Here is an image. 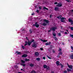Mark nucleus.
I'll use <instances>...</instances> for the list:
<instances>
[{"instance_id":"nucleus-1","label":"nucleus","mask_w":73,"mask_h":73,"mask_svg":"<svg viewBox=\"0 0 73 73\" xmlns=\"http://www.w3.org/2000/svg\"><path fill=\"white\" fill-rule=\"evenodd\" d=\"M57 29V27H51L50 29V30L48 31V32H51V31H53L54 32L56 29Z\"/></svg>"},{"instance_id":"nucleus-2","label":"nucleus","mask_w":73,"mask_h":73,"mask_svg":"<svg viewBox=\"0 0 73 73\" xmlns=\"http://www.w3.org/2000/svg\"><path fill=\"white\" fill-rule=\"evenodd\" d=\"M68 20L69 23H70L71 25H73V20L70 18H69Z\"/></svg>"},{"instance_id":"nucleus-3","label":"nucleus","mask_w":73,"mask_h":73,"mask_svg":"<svg viewBox=\"0 0 73 73\" xmlns=\"http://www.w3.org/2000/svg\"><path fill=\"white\" fill-rule=\"evenodd\" d=\"M62 4L61 3V2H60L59 3H58L57 4V5H56V7H62Z\"/></svg>"},{"instance_id":"nucleus-4","label":"nucleus","mask_w":73,"mask_h":73,"mask_svg":"<svg viewBox=\"0 0 73 73\" xmlns=\"http://www.w3.org/2000/svg\"><path fill=\"white\" fill-rule=\"evenodd\" d=\"M67 66L69 69H73V66L72 65H69L68 64H67Z\"/></svg>"},{"instance_id":"nucleus-5","label":"nucleus","mask_w":73,"mask_h":73,"mask_svg":"<svg viewBox=\"0 0 73 73\" xmlns=\"http://www.w3.org/2000/svg\"><path fill=\"white\" fill-rule=\"evenodd\" d=\"M66 20V18L64 17H62L61 18V19H60V21L61 22H63L65 21L64 20Z\"/></svg>"},{"instance_id":"nucleus-6","label":"nucleus","mask_w":73,"mask_h":73,"mask_svg":"<svg viewBox=\"0 0 73 73\" xmlns=\"http://www.w3.org/2000/svg\"><path fill=\"white\" fill-rule=\"evenodd\" d=\"M32 47L36 48H37V44L36 43H34L33 44L32 46Z\"/></svg>"},{"instance_id":"nucleus-7","label":"nucleus","mask_w":73,"mask_h":73,"mask_svg":"<svg viewBox=\"0 0 73 73\" xmlns=\"http://www.w3.org/2000/svg\"><path fill=\"white\" fill-rule=\"evenodd\" d=\"M35 56L37 57L39 56V53L38 52H35Z\"/></svg>"},{"instance_id":"nucleus-8","label":"nucleus","mask_w":73,"mask_h":73,"mask_svg":"<svg viewBox=\"0 0 73 73\" xmlns=\"http://www.w3.org/2000/svg\"><path fill=\"white\" fill-rule=\"evenodd\" d=\"M54 9L55 11H58L59 9V8H58V7H55L54 8Z\"/></svg>"},{"instance_id":"nucleus-9","label":"nucleus","mask_w":73,"mask_h":73,"mask_svg":"<svg viewBox=\"0 0 73 73\" xmlns=\"http://www.w3.org/2000/svg\"><path fill=\"white\" fill-rule=\"evenodd\" d=\"M22 57H28V55H27V54H23L22 56Z\"/></svg>"},{"instance_id":"nucleus-10","label":"nucleus","mask_w":73,"mask_h":73,"mask_svg":"<svg viewBox=\"0 0 73 73\" xmlns=\"http://www.w3.org/2000/svg\"><path fill=\"white\" fill-rule=\"evenodd\" d=\"M57 18H58L59 20H60V19H61V18H62V16L61 15H60L58 17H56Z\"/></svg>"},{"instance_id":"nucleus-11","label":"nucleus","mask_w":73,"mask_h":73,"mask_svg":"<svg viewBox=\"0 0 73 73\" xmlns=\"http://www.w3.org/2000/svg\"><path fill=\"white\" fill-rule=\"evenodd\" d=\"M44 22H45L46 23H49V21L48 20H46V19H44Z\"/></svg>"},{"instance_id":"nucleus-12","label":"nucleus","mask_w":73,"mask_h":73,"mask_svg":"<svg viewBox=\"0 0 73 73\" xmlns=\"http://www.w3.org/2000/svg\"><path fill=\"white\" fill-rule=\"evenodd\" d=\"M70 58H71V59L73 60V53H72L71 54L70 56Z\"/></svg>"},{"instance_id":"nucleus-13","label":"nucleus","mask_w":73,"mask_h":73,"mask_svg":"<svg viewBox=\"0 0 73 73\" xmlns=\"http://www.w3.org/2000/svg\"><path fill=\"white\" fill-rule=\"evenodd\" d=\"M51 44V42H47L45 44L46 45H49Z\"/></svg>"},{"instance_id":"nucleus-14","label":"nucleus","mask_w":73,"mask_h":73,"mask_svg":"<svg viewBox=\"0 0 73 73\" xmlns=\"http://www.w3.org/2000/svg\"><path fill=\"white\" fill-rule=\"evenodd\" d=\"M39 26H40L39 24H37V22H36V24H35V27L36 28H38Z\"/></svg>"},{"instance_id":"nucleus-15","label":"nucleus","mask_w":73,"mask_h":73,"mask_svg":"<svg viewBox=\"0 0 73 73\" xmlns=\"http://www.w3.org/2000/svg\"><path fill=\"white\" fill-rule=\"evenodd\" d=\"M56 64L57 66L58 65H60V62L59 61H57L56 62Z\"/></svg>"},{"instance_id":"nucleus-16","label":"nucleus","mask_w":73,"mask_h":73,"mask_svg":"<svg viewBox=\"0 0 73 73\" xmlns=\"http://www.w3.org/2000/svg\"><path fill=\"white\" fill-rule=\"evenodd\" d=\"M15 53H17V54H21V52L16 51L15 52Z\"/></svg>"},{"instance_id":"nucleus-17","label":"nucleus","mask_w":73,"mask_h":73,"mask_svg":"<svg viewBox=\"0 0 73 73\" xmlns=\"http://www.w3.org/2000/svg\"><path fill=\"white\" fill-rule=\"evenodd\" d=\"M47 25V24L45 23V22H44L42 24V25H43V26H45Z\"/></svg>"},{"instance_id":"nucleus-18","label":"nucleus","mask_w":73,"mask_h":73,"mask_svg":"<svg viewBox=\"0 0 73 73\" xmlns=\"http://www.w3.org/2000/svg\"><path fill=\"white\" fill-rule=\"evenodd\" d=\"M41 41H42L43 42H47L48 41V40H43L42 39H41Z\"/></svg>"},{"instance_id":"nucleus-19","label":"nucleus","mask_w":73,"mask_h":73,"mask_svg":"<svg viewBox=\"0 0 73 73\" xmlns=\"http://www.w3.org/2000/svg\"><path fill=\"white\" fill-rule=\"evenodd\" d=\"M29 66H31V67H33L34 66V64H33L32 63H31L29 65Z\"/></svg>"},{"instance_id":"nucleus-20","label":"nucleus","mask_w":73,"mask_h":73,"mask_svg":"<svg viewBox=\"0 0 73 73\" xmlns=\"http://www.w3.org/2000/svg\"><path fill=\"white\" fill-rule=\"evenodd\" d=\"M36 60L38 61H40V58H36Z\"/></svg>"},{"instance_id":"nucleus-21","label":"nucleus","mask_w":73,"mask_h":73,"mask_svg":"<svg viewBox=\"0 0 73 73\" xmlns=\"http://www.w3.org/2000/svg\"><path fill=\"white\" fill-rule=\"evenodd\" d=\"M27 43H28V45L29 46H31V44H32V43L31 42H27Z\"/></svg>"},{"instance_id":"nucleus-22","label":"nucleus","mask_w":73,"mask_h":73,"mask_svg":"<svg viewBox=\"0 0 73 73\" xmlns=\"http://www.w3.org/2000/svg\"><path fill=\"white\" fill-rule=\"evenodd\" d=\"M46 68V69L47 70H49V69H50V68H49V66H47Z\"/></svg>"},{"instance_id":"nucleus-23","label":"nucleus","mask_w":73,"mask_h":73,"mask_svg":"<svg viewBox=\"0 0 73 73\" xmlns=\"http://www.w3.org/2000/svg\"><path fill=\"white\" fill-rule=\"evenodd\" d=\"M46 67H47V65H46V64L43 65V68L44 69H45V68H46Z\"/></svg>"},{"instance_id":"nucleus-24","label":"nucleus","mask_w":73,"mask_h":73,"mask_svg":"<svg viewBox=\"0 0 73 73\" xmlns=\"http://www.w3.org/2000/svg\"><path fill=\"white\" fill-rule=\"evenodd\" d=\"M21 65L22 66H24V67L26 66V65L24 64H21Z\"/></svg>"},{"instance_id":"nucleus-25","label":"nucleus","mask_w":73,"mask_h":73,"mask_svg":"<svg viewBox=\"0 0 73 73\" xmlns=\"http://www.w3.org/2000/svg\"><path fill=\"white\" fill-rule=\"evenodd\" d=\"M54 38L56 41H57V40H58V38L56 37L55 36L53 37Z\"/></svg>"},{"instance_id":"nucleus-26","label":"nucleus","mask_w":73,"mask_h":73,"mask_svg":"<svg viewBox=\"0 0 73 73\" xmlns=\"http://www.w3.org/2000/svg\"><path fill=\"white\" fill-rule=\"evenodd\" d=\"M27 44H28V42H27V41H26L25 42V44L24 45V46H25L26 45H27Z\"/></svg>"},{"instance_id":"nucleus-27","label":"nucleus","mask_w":73,"mask_h":73,"mask_svg":"<svg viewBox=\"0 0 73 73\" xmlns=\"http://www.w3.org/2000/svg\"><path fill=\"white\" fill-rule=\"evenodd\" d=\"M67 69L68 72H70V71H72V70H71V69H69L68 68H67Z\"/></svg>"},{"instance_id":"nucleus-28","label":"nucleus","mask_w":73,"mask_h":73,"mask_svg":"<svg viewBox=\"0 0 73 73\" xmlns=\"http://www.w3.org/2000/svg\"><path fill=\"white\" fill-rule=\"evenodd\" d=\"M21 62L23 64H25V61H24V60H21Z\"/></svg>"},{"instance_id":"nucleus-29","label":"nucleus","mask_w":73,"mask_h":73,"mask_svg":"<svg viewBox=\"0 0 73 73\" xmlns=\"http://www.w3.org/2000/svg\"><path fill=\"white\" fill-rule=\"evenodd\" d=\"M35 41V39H32V40L30 41L31 42V43H32L33 42Z\"/></svg>"},{"instance_id":"nucleus-30","label":"nucleus","mask_w":73,"mask_h":73,"mask_svg":"<svg viewBox=\"0 0 73 73\" xmlns=\"http://www.w3.org/2000/svg\"><path fill=\"white\" fill-rule=\"evenodd\" d=\"M29 32L30 33H33V31H32V29H30L29 30Z\"/></svg>"},{"instance_id":"nucleus-31","label":"nucleus","mask_w":73,"mask_h":73,"mask_svg":"<svg viewBox=\"0 0 73 73\" xmlns=\"http://www.w3.org/2000/svg\"><path fill=\"white\" fill-rule=\"evenodd\" d=\"M25 61H30V59H27V58H26L25 59Z\"/></svg>"},{"instance_id":"nucleus-32","label":"nucleus","mask_w":73,"mask_h":73,"mask_svg":"<svg viewBox=\"0 0 73 73\" xmlns=\"http://www.w3.org/2000/svg\"><path fill=\"white\" fill-rule=\"evenodd\" d=\"M31 73H36V71H35L33 70L31 71Z\"/></svg>"},{"instance_id":"nucleus-33","label":"nucleus","mask_w":73,"mask_h":73,"mask_svg":"<svg viewBox=\"0 0 73 73\" xmlns=\"http://www.w3.org/2000/svg\"><path fill=\"white\" fill-rule=\"evenodd\" d=\"M43 9H46V10H48V9L46 8V7H43Z\"/></svg>"},{"instance_id":"nucleus-34","label":"nucleus","mask_w":73,"mask_h":73,"mask_svg":"<svg viewBox=\"0 0 73 73\" xmlns=\"http://www.w3.org/2000/svg\"><path fill=\"white\" fill-rule=\"evenodd\" d=\"M52 35L54 36H56V34L55 33H53Z\"/></svg>"},{"instance_id":"nucleus-35","label":"nucleus","mask_w":73,"mask_h":73,"mask_svg":"<svg viewBox=\"0 0 73 73\" xmlns=\"http://www.w3.org/2000/svg\"><path fill=\"white\" fill-rule=\"evenodd\" d=\"M66 1H67L68 3H69V2H71V1L70 0H65Z\"/></svg>"},{"instance_id":"nucleus-36","label":"nucleus","mask_w":73,"mask_h":73,"mask_svg":"<svg viewBox=\"0 0 73 73\" xmlns=\"http://www.w3.org/2000/svg\"><path fill=\"white\" fill-rule=\"evenodd\" d=\"M59 54H60L61 55H62V52H60L59 53Z\"/></svg>"},{"instance_id":"nucleus-37","label":"nucleus","mask_w":73,"mask_h":73,"mask_svg":"<svg viewBox=\"0 0 73 73\" xmlns=\"http://www.w3.org/2000/svg\"><path fill=\"white\" fill-rule=\"evenodd\" d=\"M59 52H61L62 51V50L61 49V48H60L58 50Z\"/></svg>"},{"instance_id":"nucleus-38","label":"nucleus","mask_w":73,"mask_h":73,"mask_svg":"<svg viewBox=\"0 0 73 73\" xmlns=\"http://www.w3.org/2000/svg\"><path fill=\"white\" fill-rule=\"evenodd\" d=\"M47 57H48V58H49V59H51V58H50V57L49 56H47Z\"/></svg>"},{"instance_id":"nucleus-39","label":"nucleus","mask_w":73,"mask_h":73,"mask_svg":"<svg viewBox=\"0 0 73 73\" xmlns=\"http://www.w3.org/2000/svg\"><path fill=\"white\" fill-rule=\"evenodd\" d=\"M70 29L71 31H73V27H71Z\"/></svg>"},{"instance_id":"nucleus-40","label":"nucleus","mask_w":73,"mask_h":73,"mask_svg":"<svg viewBox=\"0 0 73 73\" xmlns=\"http://www.w3.org/2000/svg\"><path fill=\"white\" fill-rule=\"evenodd\" d=\"M70 37H71L72 38H73V35H70Z\"/></svg>"},{"instance_id":"nucleus-41","label":"nucleus","mask_w":73,"mask_h":73,"mask_svg":"<svg viewBox=\"0 0 73 73\" xmlns=\"http://www.w3.org/2000/svg\"><path fill=\"white\" fill-rule=\"evenodd\" d=\"M22 48H23V49H25V47H24V46H22Z\"/></svg>"},{"instance_id":"nucleus-42","label":"nucleus","mask_w":73,"mask_h":73,"mask_svg":"<svg viewBox=\"0 0 73 73\" xmlns=\"http://www.w3.org/2000/svg\"><path fill=\"white\" fill-rule=\"evenodd\" d=\"M37 24V22H35V24H33V26H35V27L36 26V25Z\"/></svg>"},{"instance_id":"nucleus-43","label":"nucleus","mask_w":73,"mask_h":73,"mask_svg":"<svg viewBox=\"0 0 73 73\" xmlns=\"http://www.w3.org/2000/svg\"><path fill=\"white\" fill-rule=\"evenodd\" d=\"M50 49L53 48V46L52 45H50Z\"/></svg>"},{"instance_id":"nucleus-44","label":"nucleus","mask_w":73,"mask_h":73,"mask_svg":"<svg viewBox=\"0 0 73 73\" xmlns=\"http://www.w3.org/2000/svg\"><path fill=\"white\" fill-rule=\"evenodd\" d=\"M61 67L62 68H64V65L62 64V65H61Z\"/></svg>"},{"instance_id":"nucleus-45","label":"nucleus","mask_w":73,"mask_h":73,"mask_svg":"<svg viewBox=\"0 0 73 73\" xmlns=\"http://www.w3.org/2000/svg\"><path fill=\"white\" fill-rule=\"evenodd\" d=\"M64 73H67V71H66V70H65L64 71Z\"/></svg>"},{"instance_id":"nucleus-46","label":"nucleus","mask_w":73,"mask_h":73,"mask_svg":"<svg viewBox=\"0 0 73 73\" xmlns=\"http://www.w3.org/2000/svg\"><path fill=\"white\" fill-rule=\"evenodd\" d=\"M40 50H43V48H40Z\"/></svg>"},{"instance_id":"nucleus-47","label":"nucleus","mask_w":73,"mask_h":73,"mask_svg":"<svg viewBox=\"0 0 73 73\" xmlns=\"http://www.w3.org/2000/svg\"><path fill=\"white\" fill-rule=\"evenodd\" d=\"M52 50V52L53 53H55V51H54V50Z\"/></svg>"},{"instance_id":"nucleus-48","label":"nucleus","mask_w":73,"mask_h":73,"mask_svg":"<svg viewBox=\"0 0 73 73\" xmlns=\"http://www.w3.org/2000/svg\"><path fill=\"white\" fill-rule=\"evenodd\" d=\"M58 36H61V33H58Z\"/></svg>"},{"instance_id":"nucleus-49","label":"nucleus","mask_w":73,"mask_h":73,"mask_svg":"<svg viewBox=\"0 0 73 73\" xmlns=\"http://www.w3.org/2000/svg\"><path fill=\"white\" fill-rule=\"evenodd\" d=\"M36 12H37V13H39V11L38 10H37L36 11Z\"/></svg>"},{"instance_id":"nucleus-50","label":"nucleus","mask_w":73,"mask_h":73,"mask_svg":"<svg viewBox=\"0 0 73 73\" xmlns=\"http://www.w3.org/2000/svg\"><path fill=\"white\" fill-rule=\"evenodd\" d=\"M54 4H55V5L57 4V2H55L54 3Z\"/></svg>"},{"instance_id":"nucleus-51","label":"nucleus","mask_w":73,"mask_h":73,"mask_svg":"<svg viewBox=\"0 0 73 73\" xmlns=\"http://www.w3.org/2000/svg\"><path fill=\"white\" fill-rule=\"evenodd\" d=\"M43 60H45V57H43Z\"/></svg>"},{"instance_id":"nucleus-52","label":"nucleus","mask_w":73,"mask_h":73,"mask_svg":"<svg viewBox=\"0 0 73 73\" xmlns=\"http://www.w3.org/2000/svg\"><path fill=\"white\" fill-rule=\"evenodd\" d=\"M39 9H40V10L42 9V8H41V7H39Z\"/></svg>"},{"instance_id":"nucleus-53","label":"nucleus","mask_w":73,"mask_h":73,"mask_svg":"<svg viewBox=\"0 0 73 73\" xmlns=\"http://www.w3.org/2000/svg\"><path fill=\"white\" fill-rule=\"evenodd\" d=\"M57 57H58L59 58H60V55H58L57 56Z\"/></svg>"},{"instance_id":"nucleus-54","label":"nucleus","mask_w":73,"mask_h":73,"mask_svg":"<svg viewBox=\"0 0 73 73\" xmlns=\"http://www.w3.org/2000/svg\"><path fill=\"white\" fill-rule=\"evenodd\" d=\"M26 39L27 40H29V39H28V37H26Z\"/></svg>"},{"instance_id":"nucleus-55","label":"nucleus","mask_w":73,"mask_h":73,"mask_svg":"<svg viewBox=\"0 0 73 73\" xmlns=\"http://www.w3.org/2000/svg\"><path fill=\"white\" fill-rule=\"evenodd\" d=\"M65 35H66L67 34H68V33H67V32H65Z\"/></svg>"},{"instance_id":"nucleus-56","label":"nucleus","mask_w":73,"mask_h":73,"mask_svg":"<svg viewBox=\"0 0 73 73\" xmlns=\"http://www.w3.org/2000/svg\"><path fill=\"white\" fill-rule=\"evenodd\" d=\"M35 15V13H33L31 14V15H32V16H33V15Z\"/></svg>"},{"instance_id":"nucleus-57","label":"nucleus","mask_w":73,"mask_h":73,"mask_svg":"<svg viewBox=\"0 0 73 73\" xmlns=\"http://www.w3.org/2000/svg\"><path fill=\"white\" fill-rule=\"evenodd\" d=\"M51 73H54V71H51Z\"/></svg>"},{"instance_id":"nucleus-58","label":"nucleus","mask_w":73,"mask_h":73,"mask_svg":"<svg viewBox=\"0 0 73 73\" xmlns=\"http://www.w3.org/2000/svg\"><path fill=\"white\" fill-rule=\"evenodd\" d=\"M50 18H52V15H50Z\"/></svg>"},{"instance_id":"nucleus-59","label":"nucleus","mask_w":73,"mask_h":73,"mask_svg":"<svg viewBox=\"0 0 73 73\" xmlns=\"http://www.w3.org/2000/svg\"><path fill=\"white\" fill-rule=\"evenodd\" d=\"M28 40V42H30V41H29V40Z\"/></svg>"},{"instance_id":"nucleus-60","label":"nucleus","mask_w":73,"mask_h":73,"mask_svg":"<svg viewBox=\"0 0 73 73\" xmlns=\"http://www.w3.org/2000/svg\"><path fill=\"white\" fill-rule=\"evenodd\" d=\"M62 64H61V63H60V64H59V65H62Z\"/></svg>"},{"instance_id":"nucleus-61","label":"nucleus","mask_w":73,"mask_h":73,"mask_svg":"<svg viewBox=\"0 0 73 73\" xmlns=\"http://www.w3.org/2000/svg\"><path fill=\"white\" fill-rule=\"evenodd\" d=\"M66 31H67V32H68V30H66Z\"/></svg>"},{"instance_id":"nucleus-62","label":"nucleus","mask_w":73,"mask_h":73,"mask_svg":"<svg viewBox=\"0 0 73 73\" xmlns=\"http://www.w3.org/2000/svg\"><path fill=\"white\" fill-rule=\"evenodd\" d=\"M21 70H23V69H21Z\"/></svg>"},{"instance_id":"nucleus-63","label":"nucleus","mask_w":73,"mask_h":73,"mask_svg":"<svg viewBox=\"0 0 73 73\" xmlns=\"http://www.w3.org/2000/svg\"><path fill=\"white\" fill-rule=\"evenodd\" d=\"M61 28H62V27L61 26Z\"/></svg>"},{"instance_id":"nucleus-64","label":"nucleus","mask_w":73,"mask_h":73,"mask_svg":"<svg viewBox=\"0 0 73 73\" xmlns=\"http://www.w3.org/2000/svg\"><path fill=\"white\" fill-rule=\"evenodd\" d=\"M17 64H19V63H17Z\"/></svg>"}]
</instances>
